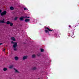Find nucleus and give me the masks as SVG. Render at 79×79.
I'll return each mask as SVG.
<instances>
[{"instance_id": "nucleus-1", "label": "nucleus", "mask_w": 79, "mask_h": 79, "mask_svg": "<svg viewBox=\"0 0 79 79\" xmlns=\"http://www.w3.org/2000/svg\"><path fill=\"white\" fill-rule=\"evenodd\" d=\"M6 23L7 24H10V26L11 27L13 26V23H11V22L8 21L6 22Z\"/></svg>"}, {"instance_id": "nucleus-2", "label": "nucleus", "mask_w": 79, "mask_h": 79, "mask_svg": "<svg viewBox=\"0 0 79 79\" xmlns=\"http://www.w3.org/2000/svg\"><path fill=\"white\" fill-rule=\"evenodd\" d=\"M6 11H5L1 13V15L2 16H3V15H6Z\"/></svg>"}, {"instance_id": "nucleus-3", "label": "nucleus", "mask_w": 79, "mask_h": 79, "mask_svg": "<svg viewBox=\"0 0 79 79\" xmlns=\"http://www.w3.org/2000/svg\"><path fill=\"white\" fill-rule=\"evenodd\" d=\"M28 57V56H24L23 58V60H26V59H27Z\"/></svg>"}, {"instance_id": "nucleus-4", "label": "nucleus", "mask_w": 79, "mask_h": 79, "mask_svg": "<svg viewBox=\"0 0 79 79\" xmlns=\"http://www.w3.org/2000/svg\"><path fill=\"white\" fill-rule=\"evenodd\" d=\"M17 46H18L17 43H15V44L13 45V47L14 48H16Z\"/></svg>"}, {"instance_id": "nucleus-5", "label": "nucleus", "mask_w": 79, "mask_h": 79, "mask_svg": "<svg viewBox=\"0 0 79 79\" xmlns=\"http://www.w3.org/2000/svg\"><path fill=\"white\" fill-rule=\"evenodd\" d=\"M5 21V19H3V20H0V23H5V22L4 21Z\"/></svg>"}, {"instance_id": "nucleus-6", "label": "nucleus", "mask_w": 79, "mask_h": 79, "mask_svg": "<svg viewBox=\"0 0 79 79\" xmlns=\"http://www.w3.org/2000/svg\"><path fill=\"white\" fill-rule=\"evenodd\" d=\"M24 18H25V17H21L19 18V19L20 20V21H23Z\"/></svg>"}, {"instance_id": "nucleus-7", "label": "nucleus", "mask_w": 79, "mask_h": 79, "mask_svg": "<svg viewBox=\"0 0 79 79\" xmlns=\"http://www.w3.org/2000/svg\"><path fill=\"white\" fill-rule=\"evenodd\" d=\"M15 73H19V72L15 69H14Z\"/></svg>"}, {"instance_id": "nucleus-8", "label": "nucleus", "mask_w": 79, "mask_h": 79, "mask_svg": "<svg viewBox=\"0 0 79 79\" xmlns=\"http://www.w3.org/2000/svg\"><path fill=\"white\" fill-rule=\"evenodd\" d=\"M11 40H13V41H16V40L15 39V38L14 37H11Z\"/></svg>"}, {"instance_id": "nucleus-9", "label": "nucleus", "mask_w": 79, "mask_h": 79, "mask_svg": "<svg viewBox=\"0 0 79 79\" xmlns=\"http://www.w3.org/2000/svg\"><path fill=\"white\" fill-rule=\"evenodd\" d=\"M15 59L16 61H18L19 60V58L18 56H15Z\"/></svg>"}, {"instance_id": "nucleus-10", "label": "nucleus", "mask_w": 79, "mask_h": 79, "mask_svg": "<svg viewBox=\"0 0 79 79\" xmlns=\"http://www.w3.org/2000/svg\"><path fill=\"white\" fill-rule=\"evenodd\" d=\"M13 65H10V66L9 67V68H10V69H12V68H13Z\"/></svg>"}, {"instance_id": "nucleus-11", "label": "nucleus", "mask_w": 79, "mask_h": 79, "mask_svg": "<svg viewBox=\"0 0 79 79\" xmlns=\"http://www.w3.org/2000/svg\"><path fill=\"white\" fill-rule=\"evenodd\" d=\"M29 21H30V19H25V22H29Z\"/></svg>"}, {"instance_id": "nucleus-12", "label": "nucleus", "mask_w": 79, "mask_h": 79, "mask_svg": "<svg viewBox=\"0 0 79 79\" xmlns=\"http://www.w3.org/2000/svg\"><path fill=\"white\" fill-rule=\"evenodd\" d=\"M3 70L4 71H7V68H5L4 69H3Z\"/></svg>"}, {"instance_id": "nucleus-13", "label": "nucleus", "mask_w": 79, "mask_h": 79, "mask_svg": "<svg viewBox=\"0 0 79 79\" xmlns=\"http://www.w3.org/2000/svg\"><path fill=\"white\" fill-rule=\"evenodd\" d=\"M46 29H47L49 31H52V30H50V29H49V28H48V27H46Z\"/></svg>"}, {"instance_id": "nucleus-14", "label": "nucleus", "mask_w": 79, "mask_h": 79, "mask_svg": "<svg viewBox=\"0 0 79 79\" xmlns=\"http://www.w3.org/2000/svg\"><path fill=\"white\" fill-rule=\"evenodd\" d=\"M10 9L11 10H14V8L12 6H11L10 7Z\"/></svg>"}, {"instance_id": "nucleus-15", "label": "nucleus", "mask_w": 79, "mask_h": 79, "mask_svg": "<svg viewBox=\"0 0 79 79\" xmlns=\"http://www.w3.org/2000/svg\"><path fill=\"white\" fill-rule=\"evenodd\" d=\"M18 18V17H15V18L14 19L15 21H16V20H17V19Z\"/></svg>"}, {"instance_id": "nucleus-16", "label": "nucleus", "mask_w": 79, "mask_h": 79, "mask_svg": "<svg viewBox=\"0 0 79 79\" xmlns=\"http://www.w3.org/2000/svg\"><path fill=\"white\" fill-rule=\"evenodd\" d=\"M36 69H37V68H36V67H33L32 69V70H36Z\"/></svg>"}, {"instance_id": "nucleus-17", "label": "nucleus", "mask_w": 79, "mask_h": 79, "mask_svg": "<svg viewBox=\"0 0 79 79\" xmlns=\"http://www.w3.org/2000/svg\"><path fill=\"white\" fill-rule=\"evenodd\" d=\"M35 54H33L32 55V58H35Z\"/></svg>"}, {"instance_id": "nucleus-18", "label": "nucleus", "mask_w": 79, "mask_h": 79, "mask_svg": "<svg viewBox=\"0 0 79 79\" xmlns=\"http://www.w3.org/2000/svg\"><path fill=\"white\" fill-rule=\"evenodd\" d=\"M45 31L46 33H47V32H48V33H49L48 31L47 30H45Z\"/></svg>"}, {"instance_id": "nucleus-19", "label": "nucleus", "mask_w": 79, "mask_h": 79, "mask_svg": "<svg viewBox=\"0 0 79 79\" xmlns=\"http://www.w3.org/2000/svg\"><path fill=\"white\" fill-rule=\"evenodd\" d=\"M28 10L27 8H24V10Z\"/></svg>"}, {"instance_id": "nucleus-20", "label": "nucleus", "mask_w": 79, "mask_h": 79, "mask_svg": "<svg viewBox=\"0 0 79 79\" xmlns=\"http://www.w3.org/2000/svg\"><path fill=\"white\" fill-rule=\"evenodd\" d=\"M11 43L12 44H15V43H16L14 42L13 41H11Z\"/></svg>"}, {"instance_id": "nucleus-21", "label": "nucleus", "mask_w": 79, "mask_h": 79, "mask_svg": "<svg viewBox=\"0 0 79 79\" xmlns=\"http://www.w3.org/2000/svg\"><path fill=\"white\" fill-rule=\"evenodd\" d=\"M14 50L15 51H16V50H17V49H16V48H14Z\"/></svg>"}, {"instance_id": "nucleus-22", "label": "nucleus", "mask_w": 79, "mask_h": 79, "mask_svg": "<svg viewBox=\"0 0 79 79\" xmlns=\"http://www.w3.org/2000/svg\"><path fill=\"white\" fill-rule=\"evenodd\" d=\"M25 18H29V17L26 16V17H25Z\"/></svg>"}, {"instance_id": "nucleus-23", "label": "nucleus", "mask_w": 79, "mask_h": 79, "mask_svg": "<svg viewBox=\"0 0 79 79\" xmlns=\"http://www.w3.org/2000/svg\"><path fill=\"white\" fill-rule=\"evenodd\" d=\"M43 51H44V49H41V52H42Z\"/></svg>"}, {"instance_id": "nucleus-24", "label": "nucleus", "mask_w": 79, "mask_h": 79, "mask_svg": "<svg viewBox=\"0 0 79 79\" xmlns=\"http://www.w3.org/2000/svg\"><path fill=\"white\" fill-rule=\"evenodd\" d=\"M1 12H2V10L0 9V13H1Z\"/></svg>"}, {"instance_id": "nucleus-25", "label": "nucleus", "mask_w": 79, "mask_h": 79, "mask_svg": "<svg viewBox=\"0 0 79 79\" xmlns=\"http://www.w3.org/2000/svg\"><path fill=\"white\" fill-rule=\"evenodd\" d=\"M38 56H40V54H38Z\"/></svg>"}, {"instance_id": "nucleus-26", "label": "nucleus", "mask_w": 79, "mask_h": 79, "mask_svg": "<svg viewBox=\"0 0 79 79\" xmlns=\"http://www.w3.org/2000/svg\"><path fill=\"white\" fill-rule=\"evenodd\" d=\"M0 45H2V43H0Z\"/></svg>"}, {"instance_id": "nucleus-27", "label": "nucleus", "mask_w": 79, "mask_h": 79, "mask_svg": "<svg viewBox=\"0 0 79 79\" xmlns=\"http://www.w3.org/2000/svg\"><path fill=\"white\" fill-rule=\"evenodd\" d=\"M5 49H4V50H3V51H5Z\"/></svg>"}, {"instance_id": "nucleus-28", "label": "nucleus", "mask_w": 79, "mask_h": 79, "mask_svg": "<svg viewBox=\"0 0 79 79\" xmlns=\"http://www.w3.org/2000/svg\"><path fill=\"white\" fill-rule=\"evenodd\" d=\"M69 27H71V26L69 25Z\"/></svg>"}]
</instances>
